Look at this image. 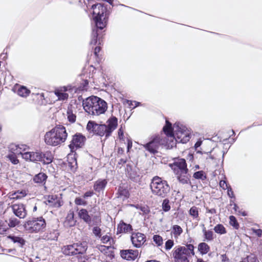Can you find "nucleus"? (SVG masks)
<instances>
[{"label":"nucleus","instance_id":"29","mask_svg":"<svg viewBox=\"0 0 262 262\" xmlns=\"http://www.w3.org/2000/svg\"><path fill=\"white\" fill-rule=\"evenodd\" d=\"M42 161L44 164H47L52 162L53 160V156L51 153L49 151H47L42 154Z\"/></svg>","mask_w":262,"mask_h":262},{"label":"nucleus","instance_id":"8","mask_svg":"<svg viewBox=\"0 0 262 262\" xmlns=\"http://www.w3.org/2000/svg\"><path fill=\"white\" fill-rule=\"evenodd\" d=\"M88 249L87 244L85 242L77 243L72 245L64 246L62 248V253L68 256L77 254H84Z\"/></svg>","mask_w":262,"mask_h":262},{"label":"nucleus","instance_id":"15","mask_svg":"<svg viewBox=\"0 0 262 262\" xmlns=\"http://www.w3.org/2000/svg\"><path fill=\"white\" fill-rule=\"evenodd\" d=\"M23 159L26 161L33 162L40 161L42 159V154L40 152H25L22 155Z\"/></svg>","mask_w":262,"mask_h":262},{"label":"nucleus","instance_id":"56","mask_svg":"<svg viewBox=\"0 0 262 262\" xmlns=\"http://www.w3.org/2000/svg\"><path fill=\"white\" fill-rule=\"evenodd\" d=\"M93 195V192L92 191H87L84 194V198L91 197Z\"/></svg>","mask_w":262,"mask_h":262},{"label":"nucleus","instance_id":"10","mask_svg":"<svg viewBox=\"0 0 262 262\" xmlns=\"http://www.w3.org/2000/svg\"><path fill=\"white\" fill-rule=\"evenodd\" d=\"M161 145V139L159 136H156L146 144H143L144 148L151 154H155Z\"/></svg>","mask_w":262,"mask_h":262},{"label":"nucleus","instance_id":"48","mask_svg":"<svg viewBox=\"0 0 262 262\" xmlns=\"http://www.w3.org/2000/svg\"><path fill=\"white\" fill-rule=\"evenodd\" d=\"M174 245L173 241L172 239H168L165 243V248L166 250H169L173 247Z\"/></svg>","mask_w":262,"mask_h":262},{"label":"nucleus","instance_id":"4","mask_svg":"<svg viewBox=\"0 0 262 262\" xmlns=\"http://www.w3.org/2000/svg\"><path fill=\"white\" fill-rule=\"evenodd\" d=\"M150 187L154 194L162 198L165 197L170 190L167 182L158 176L152 178Z\"/></svg>","mask_w":262,"mask_h":262},{"label":"nucleus","instance_id":"7","mask_svg":"<svg viewBox=\"0 0 262 262\" xmlns=\"http://www.w3.org/2000/svg\"><path fill=\"white\" fill-rule=\"evenodd\" d=\"M46 227V222L42 217L33 218L28 220L24 225L25 230L30 233H36L42 231Z\"/></svg>","mask_w":262,"mask_h":262},{"label":"nucleus","instance_id":"32","mask_svg":"<svg viewBox=\"0 0 262 262\" xmlns=\"http://www.w3.org/2000/svg\"><path fill=\"white\" fill-rule=\"evenodd\" d=\"M54 93L59 100H64L68 98L69 95L67 93H63L57 89L55 91Z\"/></svg>","mask_w":262,"mask_h":262},{"label":"nucleus","instance_id":"34","mask_svg":"<svg viewBox=\"0 0 262 262\" xmlns=\"http://www.w3.org/2000/svg\"><path fill=\"white\" fill-rule=\"evenodd\" d=\"M203 232L206 240L209 241L213 239V232L210 230H206L205 227L203 225Z\"/></svg>","mask_w":262,"mask_h":262},{"label":"nucleus","instance_id":"27","mask_svg":"<svg viewBox=\"0 0 262 262\" xmlns=\"http://www.w3.org/2000/svg\"><path fill=\"white\" fill-rule=\"evenodd\" d=\"M178 175V179L180 183H181L183 184H187L190 181L189 179V175L187 173L186 174H182V173H179L177 174Z\"/></svg>","mask_w":262,"mask_h":262},{"label":"nucleus","instance_id":"59","mask_svg":"<svg viewBox=\"0 0 262 262\" xmlns=\"http://www.w3.org/2000/svg\"><path fill=\"white\" fill-rule=\"evenodd\" d=\"M118 136H119L120 139H121L122 138H123V132L121 128H120L118 130Z\"/></svg>","mask_w":262,"mask_h":262},{"label":"nucleus","instance_id":"40","mask_svg":"<svg viewBox=\"0 0 262 262\" xmlns=\"http://www.w3.org/2000/svg\"><path fill=\"white\" fill-rule=\"evenodd\" d=\"M102 4L99 3L96 5H93L92 6V9H93V17L98 14V12L101 9V8H102Z\"/></svg>","mask_w":262,"mask_h":262},{"label":"nucleus","instance_id":"45","mask_svg":"<svg viewBox=\"0 0 262 262\" xmlns=\"http://www.w3.org/2000/svg\"><path fill=\"white\" fill-rule=\"evenodd\" d=\"M97 37H98V33L97 31L94 30L92 32V38L90 41V45H95L97 42Z\"/></svg>","mask_w":262,"mask_h":262},{"label":"nucleus","instance_id":"17","mask_svg":"<svg viewBox=\"0 0 262 262\" xmlns=\"http://www.w3.org/2000/svg\"><path fill=\"white\" fill-rule=\"evenodd\" d=\"M121 257L127 260H135L138 256L137 250H122L120 252Z\"/></svg>","mask_w":262,"mask_h":262},{"label":"nucleus","instance_id":"9","mask_svg":"<svg viewBox=\"0 0 262 262\" xmlns=\"http://www.w3.org/2000/svg\"><path fill=\"white\" fill-rule=\"evenodd\" d=\"M79 217L89 225H98L101 223L100 217L97 215L91 216L85 209H81L78 213Z\"/></svg>","mask_w":262,"mask_h":262},{"label":"nucleus","instance_id":"31","mask_svg":"<svg viewBox=\"0 0 262 262\" xmlns=\"http://www.w3.org/2000/svg\"><path fill=\"white\" fill-rule=\"evenodd\" d=\"M209 249V246L205 243H201L198 246L199 250L203 254L207 253Z\"/></svg>","mask_w":262,"mask_h":262},{"label":"nucleus","instance_id":"2","mask_svg":"<svg viewBox=\"0 0 262 262\" xmlns=\"http://www.w3.org/2000/svg\"><path fill=\"white\" fill-rule=\"evenodd\" d=\"M82 105L88 114L96 116L104 114L107 108V103L104 100L94 96L83 100Z\"/></svg>","mask_w":262,"mask_h":262},{"label":"nucleus","instance_id":"21","mask_svg":"<svg viewBox=\"0 0 262 262\" xmlns=\"http://www.w3.org/2000/svg\"><path fill=\"white\" fill-rule=\"evenodd\" d=\"M58 236V233L55 231H50L45 233L42 236V238L46 240H57Z\"/></svg>","mask_w":262,"mask_h":262},{"label":"nucleus","instance_id":"37","mask_svg":"<svg viewBox=\"0 0 262 262\" xmlns=\"http://www.w3.org/2000/svg\"><path fill=\"white\" fill-rule=\"evenodd\" d=\"M193 177L197 179L204 180L206 179L205 173L203 171H199L193 174Z\"/></svg>","mask_w":262,"mask_h":262},{"label":"nucleus","instance_id":"14","mask_svg":"<svg viewBox=\"0 0 262 262\" xmlns=\"http://www.w3.org/2000/svg\"><path fill=\"white\" fill-rule=\"evenodd\" d=\"M131 241L134 247L140 248L146 242V236L140 232L133 233L131 236Z\"/></svg>","mask_w":262,"mask_h":262},{"label":"nucleus","instance_id":"44","mask_svg":"<svg viewBox=\"0 0 262 262\" xmlns=\"http://www.w3.org/2000/svg\"><path fill=\"white\" fill-rule=\"evenodd\" d=\"M162 209L165 211H168L170 209V206L169 205V201L168 199H164L162 203Z\"/></svg>","mask_w":262,"mask_h":262},{"label":"nucleus","instance_id":"61","mask_svg":"<svg viewBox=\"0 0 262 262\" xmlns=\"http://www.w3.org/2000/svg\"><path fill=\"white\" fill-rule=\"evenodd\" d=\"M133 103H135V106H133V108L136 107L139 104V102H136V101H134V102L130 101V103H129V105H130V106L131 105H134Z\"/></svg>","mask_w":262,"mask_h":262},{"label":"nucleus","instance_id":"5","mask_svg":"<svg viewBox=\"0 0 262 262\" xmlns=\"http://www.w3.org/2000/svg\"><path fill=\"white\" fill-rule=\"evenodd\" d=\"M194 254V246L191 244L187 245L185 247H179L173 253L176 262H190Z\"/></svg>","mask_w":262,"mask_h":262},{"label":"nucleus","instance_id":"64","mask_svg":"<svg viewBox=\"0 0 262 262\" xmlns=\"http://www.w3.org/2000/svg\"><path fill=\"white\" fill-rule=\"evenodd\" d=\"M201 145V142H197L195 144V147H198L199 146H200Z\"/></svg>","mask_w":262,"mask_h":262},{"label":"nucleus","instance_id":"13","mask_svg":"<svg viewBox=\"0 0 262 262\" xmlns=\"http://www.w3.org/2000/svg\"><path fill=\"white\" fill-rule=\"evenodd\" d=\"M85 137L80 134H76L73 136L72 140L69 147L72 152L82 147L84 142Z\"/></svg>","mask_w":262,"mask_h":262},{"label":"nucleus","instance_id":"41","mask_svg":"<svg viewBox=\"0 0 262 262\" xmlns=\"http://www.w3.org/2000/svg\"><path fill=\"white\" fill-rule=\"evenodd\" d=\"M230 224L233 226L235 229H237L239 228V224L235 217V216L231 215L229 217Z\"/></svg>","mask_w":262,"mask_h":262},{"label":"nucleus","instance_id":"46","mask_svg":"<svg viewBox=\"0 0 262 262\" xmlns=\"http://www.w3.org/2000/svg\"><path fill=\"white\" fill-rule=\"evenodd\" d=\"M92 230L93 233L97 237H100L101 236V229L98 226V225H95Z\"/></svg>","mask_w":262,"mask_h":262},{"label":"nucleus","instance_id":"26","mask_svg":"<svg viewBox=\"0 0 262 262\" xmlns=\"http://www.w3.org/2000/svg\"><path fill=\"white\" fill-rule=\"evenodd\" d=\"M199 209L196 206H192L190 208L189 211V215L193 218V219H195L196 221H199L200 220L199 217Z\"/></svg>","mask_w":262,"mask_h":262},{"label":"nucleus","instance_id":"16","mask_svg":"<svg viewBox=\"0 0 262 262\" xmlns=\"http://www.w3.org/2000/svg\"><path fill=\"white\" fill-rule=\"evenodd\" d=\"M12 209L15 215L20 219H24L27 215V211L23 204H14L12 205Z\"/></svg>","mask_w":262,"mask_h":262},{"label":"nucleus","instance_id":"1","mask_svg":"<svg viewBox=\"0 0 262 262\" xmlns=\"http://www.w3.org/2000/svg\"><path fill=\"white\" fill-rule=\"evenodd\" d=\"M163 130L168 137L174 139L177 142L185 143L190 139L189 130L180 123H174L172 128L171 123L166 120Z\"/></svg>","mask_w":262,"mask_h":262},{"label":"nucleus","instance_id":"55","mask_svg":"<svg viewBox=\"0 0 262 262\" xmlns=\"http://www.w3.org/2000/svg\"><path fill=\"white\" fill-rule=\"evenodd\" d=\"M227 190H228V196L230 198H234V193H233V191H232V188H231V187L229 186V187L227 189Z\"/></svg>","mask_w":262,"mask_h":262},{"label":"nucleus","instance_id":"62","mask_svg":"<svg viewBox=\"0 0 262 262\" xmlns=\"http://www.w3.org/2000/svg\"><path fill=\"white\" fill-rule=\"evenodd\" d=\"M132 142L131 141L128 140V143H127V150L128 151L129 149L132 148Z\"/></svg>","mask_w":262,"mask_h":262},{"label":"nucleus","instance_id":"25","mask_svg":"<svg viewBox=\"0 0 262 262\" xmlns=\"http://www.w3.org/2000/svg\"><path fill=\"white\" fill-rule=\"evenodd\" d=\"M10 154H16L18 155H23L24 152H23L22 148L20 147L19 145L15 144H12L9 147Z\"/></svg>","mask_w":262,"mask_h":262},{"label":"nucleus","instance_id":"57","mask_svg":"<svg viewBox=\"0 0 262 262\" xmlns=\"http://www.w3.org/2000/svg\"><path fill=\"white\" fill-rule=\"evenodd\" d=\"M57 90L63 93H65L66 92L68 91V87L64 86L60 88L59 89H58Z\"/></svg>","mask_w":262,"mask_h":262},{"label":"nucleus","instance_id":"49","mask_svg":"<svg viewBox=\"0 0 262 262\" xmlns=\"http://www.w3.org/2000/svg\"><path fill=\"white\" fill-rule=\"evenodd\" d=\"M75 203L77 205L85 206L87 204L86 202L80 198H76L75 200Z\"/></svg>","mask_w":262,"mask_h":262},{"label":"nucleus","instance_id":"3","mask_svg":"<svg viewBox=\"0 0 262 262\" xmlns=\"http://www.w3.org/2000/svg\"><path fill=\"white\" fill-rule=\"evenodd\" d=\"M67 137L65 127L58 125L46 133L45 142L47 145L55 146L64 142Z\"/></svg>","mask_w":262,"mask_h":262},{"label":"nucleus","instance_id":"11","mask_svg":"<svg viewBox=\"0 0 262 262\" xmlns=\"http://www.w3.org/2000/svg\"><path fill=\"white\" fill-rule=\"evenodd\" d=\"M101 8V9L98 12V14L94 16V19L96 27L102 30L106 25L107 20L106 14H105L106 11V8L103 5Z\"/></svg>","mask_w":262,"mask_h":262},{"label":"nucleus","instance_id":"47","mask_svg":"<svg viewBox=\"0 0 262 262\" xmlns=\"http://www.w3.org/2000/svg\"><path fill=\"white\" fill-rule=\"evenodd\" d=\"M101 241L103 244H107V243H110V244H112V242L113 243L114 241L112 237L108 235H104L102 237Z\"/></svg>","mask_w":262,"mask_h":262},{"label":"nucleus","instance_id":"38","mask_svg":"<svg viewBox=\"0 0 262 262\" xmlns=\"http://www.w3.org/2000/svg\"><path fill=\"white\" fill-rule=\"evenodd\" d=\"M153 240L157 246H162L163 240L162 237L159 235H155L153 236Z\"/></svg>","mask_w":262,"mask_h":262},{"label":"nucleus","instance_id":"18","mask_svg":"<svg viewBox=\"0 0 262 262\" xmlns=\"http://www.w3.org/2000/svg\"><path fill=\"white\" fill-rule=\"evenodd\" d=\"M76 221L74 219V213L72 210H70L66 218L64 225L66 227H71L75 225Z\"/></svg>","mask_w":262,"mask_h":262},{"label":"nucleus","instance_id":"54","mask_svg":"<svg viewBox=\"0 0 262 262\" xmlns=\"http://www.w3.org/2000/svg\"><path fill=\"white\" fill-rule=\"evenodd\" d=\"M253 232L255 233L258 237H260L262 235V230L260 229H252Z\"/></svg>","mask_w":262,"mask_h":262},{"label":"nucleus","instance_id":"36","mask_svg":"<svg viewBox=\"0 0 262 262\" xmlns=\"http://www.w3.org/2000/svg\"><path fill=\"white\" fill-rule=\"evenodd\" d=\"M8 230L7 221L0 220V234H4Z\"/></svg>","mask_w":262,"mask_h":262},{"label":"nucleus","instance_id":"58","mask_svg":"<svg viewBox=\"0 0 262 262\" xmlns=\"http://www.w3.org/2000/svg\"><path fill=\"white\" fill-rule=\"evenodd\" d=\"M100 48L99 47H96L95 48V50H94V54L95 55L97 56H98V53L100 52Z\"/></svg>","mask_w":262,"mask_h":262},{"label":"nucleus","instance_id":"51","mask_svg":"<svg viewBox=\"0 0 262 262\" xmlns=\"http://www.w3.org/2000/svg\"><path fill=\"white\" fill-rule=\"evenodd\" d=\"M97 248L101 252H105L110 248L109 246H105L104 245H98Z\"/></svg>","mask_w":262,"mask_h":262},{"label":"nucleus","instance_id":"19","mask_svg":"<svg viewBox=\"0 0 262 262\" xmlns=\"http://www.w3.org/2000/svg\"><path fill=\"white\" fill-rule=\"evenodd\" d=\"M47 202V204L52 207L59 208L62 205V202L56 195H49Z\"/></svg>","mask_w":262,"mask_h":262},{"label":"nucleus","instance_id":"60","mask_svg":"<svg viewBox=\"0 0 262 262\" xmlns=\"http://www.w3.org/2000/svg\"><path fill=\"white\" fill-rule=\"evenodd\" d=\"M207 212L210 213L211 214H215V213H216V210L214 208L210 209H207Z\"/></svg>","mask_w":262,"mask_h":262},{"label":"nucleus","instance_id":"22","mask_svg":"<svg viewBox=\"0 0 262 262\" xmlns=\"http://www.w3.org/2000/svg\"><path fill=\"white\" fill-rule=\"evenodd\" d=\"M132 230V227L130 224L124 222L120 223L118 226V232L119 233H127Z\"/></svg>","mask_w":262,"mask_h":262},{"label":"nucleus","instance_id":"6","mask_svg":"<svg viewBox=\"0 0 262 262\" xmlns=\"http://www.w3.org/2000/svg\"><path fill=\"white\" fill-rule=\"evenodd\" d=\"M107 124H98L95 125L94 133L100 136H105L108 137L117 128L118 119L116 117L112 116L106 121Z\"/></svg>","mask_w":262,"mask_h":262},{"label":"nucleus","instance_id":"50","mask_svg":"<svg viewBox=\"0 0 262 262\" xmlns=\"http://www.w3.org/2000/svg\"><path fill=\"white\" fill-rule=\"evenodd\" d=\"M95 125H97L96 123H95L93 121H89L87 124L86 128L89 130H92L94 133V127Z\"/></svg>","mask_w":262,"mask_h":262},{"label":"nucleus","instance_id":"24","mask_svg":"<svg viewBox=\"0 0 262 262\" xmlns=\"http://www.w3.org/2000/svg\"><path fill=\"white\" fill-rule=\"evenodd\" d=\"M8 238L10 239L12 242L15 244H17V246L21 247L25 244V241L21 237L9 235Z\"/></svg>","mask_w":262,"mask_h":262},{"label":"nucleus","instance_id":"33","mask_svg":"<svg viewBox=\"0 0 262 262\" xmlns=\"http://www.w3.org/2000/svg\"><path fill=\"white\" fill-rule=\"evenodd\" d=\"M19 221L15 217H11L9 220V222L7 223L8 229L9 228H13L16 227L19 224Z\"/></svg>","mask_w":262,"mask_h":262},{"label":"nucleus","instance_id":"52","mask_svg":"<svg viewBox=\"0 0 262 262\" xmlns=\"http://www.w3.org/2000/svg\"><path fill=\"white\" fill-rule=\"evenodd\" d=\"M220 186L224 190L227 189L229 187H228L226 182L224 180H221L220 181Z\"/></svg>","mask_w":262,"mask_h":262},{"label":"nucleus","instance_id":"63","mask_svg":"<svg viewBox=\"0 0 262 262\" xmlns=\"http://www.w3.org/2000/svg\"><path fill=\"white\" fill-rule=\"evenodd\" d=\"M141 210H142V211H143L144 213H147V212H148V210L147 208H145V207L141 208Z\"/></svg>","mask_w":262,"mask_h":262},{"label":"nucleus","instance_id":"53","mask_svg":"<svg viewBox=\"0 0 262 262\" xmlns=\"http://www.w3.org/2000/svg\"><path fill=\"white\" fill-rule=\"evenodd\" d=\"M248 262H259L258 260L254 255H250L247 257Z\"/></svg>","mask_w":262,"mask_h":262},{"label":"nucleus","instance_id":"42","mask_svg":"<svg viewBox=\"0 0 262 262\" xmlns=\"http://www.w3.org/2000/svg\"><path fill=\"white\" fill-rule=\"evenodd\" d=\"M26 195V193L25 192L23 191H17L16 192L11 195V199H19L21 198L22 197L25 196Z\"/></svg>","mask_w":262,"mask_h":262},{"label":"nucleus","instance_id":"35","mask_svg":"<svg viewBox=\"0 0 262 262\" xmlns=\"http://www.w3.org/2000/svg\"><path fill=\"white\" fill-rule=\"evenodd\" d=\"M214 231L219 234H223L226 233V230L224 226L222 224H217L214 228Z\"/></svg>","mask_w":262,"mask_h":262},{"label":"nucleus","instance_id":"23","mask_svg":"<svg viewBox=\"0 0 262 262\" xmlns=\"http://www.w3.org/2000/svg\"><path fill=\"white\" fill-rule=\"evenodd\" d=\"M47 179V176L44 173H39L33 178V181L36 183L45 184Z\"/></svg>","mask_w":262,"mask_h":262},{"label":"nucleus","instance_id":"39","mask_svg":"<svg viewBox=\"0 0 262 262\" xmlns=\"http://www.w3.org/2000/svg\"><path fill=\"white\" fill-rule=\"evenodd\" d=\"M67 116L69 121L71 122H74L76 120V115L73 114L71 109L68 108L67 111Z\"/></svg>","mask_w":262,"mask_h":262},{"label":"nucleus","instance_id":"28","mask_svg":"<svg viewBox=\"0 0 262 262\" xmlns=\"http://www.w3.org/2000/svg\"><path fill=\"white\" fill-rule=\"evenodd\" d=\"M183 232L182 228L179 225H174L172 227L171 233L174 238H178Z\"/></svg>","mask_w":262,"mask_h":262},{"label":"nucleus","instance_id":"12","mask_svg":"<svg viewBox=\"0 0 262 262\" xmlns=\"http://www.w3.org/2000/svg\"><path fill=\"white\" fill-rule=\"evenodd\" d=\"M169 166L176 174H186L188 170L185 160L184 159H178L172 164H169Z\"/></svg>","mask_w":262,"mask_h":262},{"label":"nucleus","instance_id":"20","mask_svg":"<svg viewBox=\"0 0 262 262\" xmlns=\"http://www.w3.org/2000/svg\"><path fill=\"white\" fill-rule=\"evenodd\" d=\"M107 184L105 179H98L94 185V189L97 192L103 191Z\"/></svg>","mask_w":262,"mask_h":262},{"label":"nucleus","instance_id":"30","mask_svg":"<svg viewBox=\"0 0 262 262\" xmlns=\"http://www.w3.org/2000/svg\"><path fill=\"white\" fill-rule=\"evenodd\" d=\"M30 93V90L27 89L25 86H20L18 91L17 94L19 96L23 97H27L29 94Z\"/></svg>","mask_w":262,"mask_h":262},{"label":"nucleus","instance_id":"43","mask_svg":"<svg viewBox=\"0 0 262 262\" xmlns=\"http://www.w3.org/2000/svg\"><path fill=\"white\" fill-rule=\"evenodd\" d=\"M17 156H18V155L9 154L7 156V158L13 164H16L18 163Z\"/></svg>","mask_w":262,"mask_h":262}]
</instances>
